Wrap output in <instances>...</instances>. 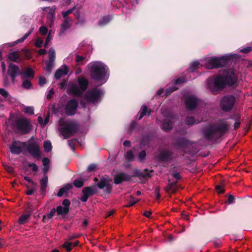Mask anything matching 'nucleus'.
Masks as SVG:
<instances>
[{
	"mask_svg": "<svg viewBox=\"0 0 252 252\" xmlns=\"http://www.w3.org/2000/svg\"><path fill=\"white\" fill-rule=\"evenodd\" d=\"M29 153L33 157L39 158L41 156L40 146L37 142H32L30 143L27 147Z\"/></svg>",
	"mask_w": 252,
	"mask_h": 252,
	"instance_id": "obj_11",
	"label": "nucleus"
},
{
	"mask_svg": "<svg viewBox=\"0 0 252 252\" xmlns=\"http://www.w3.org/2000/svg\"><path fill=\"white\" fill-rule=\"evenodd\" d=\"M19 142H13L10 147V150L13 154L18 155L21 152V148L19 145Z\"/></svg>",
	"mask_w": 252,
	"mask_h": 252,
	"instance_id": "obj_21",
	"label": "nucleus"
},
{
	"mask_svg": "<svg viewBox=\"0 0 252 252\" xmlns=\"http://www.w3.org/2000/svg\"><path fill=\"white\" fill-rule=\"evenodd\" d=\"M146 157V152L145 151H142L140 152L138 155V160L140 161H141L143 160Z\"/></svg>",
	"mask_w": 252,
	"mask_h": 252,
	"instance_id": "obj_53",
	"label": "nucleus"
},
{
	"mask_svg": "<svg viewBox=\"0 0 252 252\" xmlns=\"http://www.w3.org/2000/svg\"><path fill=\"white\" fill-rule=\"evenodd\" d=\"M252 50V48L251 47H248L247 48H243L241 50V52L244 53H247L250 52Z\"/></svg>",
	"mask_w": 252,
	"mask_h": 252,
	"instance_id": "obj_59",
	"label": "nucleus"
},
{
	"mask_svg": "<svg viewBox=\"0 0 252 252\" xmlns=\"http://www.w3.org/2000/svg\"><path fill=\"white\" fill-rule=\"evenodd\" d=\"M63 207L68 208L69 206L70 205V202L67 199H64L63 202Z\"/></svg>",
	"mask_w": 252,
	"mask_h": 252,
	"instance_id": "obj_58",
	"label": "nucleus"
},
{
	"mask_svg": "<svg viewBox=\"0 0 252 252\" xmlns=\"http://www.w3.org/2000/svg\"><path fill=\"white\" fill-rule=\"evenodd\" d=\"M235 102V98L232 95L224 96L221 101V107L224 111H228L233 107Z\"/></svg>",
	"mask_w": 252,
	"mask_h": 252,
	"instance_id": "obj_13",
	"label": "nucleus"
},
{
	"mask_svg": "<svg viewBox=\"0 0 252 252\" xmlns=\"http://www.w3.org/2000/svg\"><path fill=\"white\" fill-rule=\"evenodd\" d=\"M14 126L18 131L22 134L28 133L32 129V125L30 121L25 117L17 118L15 122Z\"/></svg>",
	"mask_w": 252,
	"mask_h": 252,
	"instance_id": "obj_8",
	"label": "nucleus"
},
{
	"mask_svg": "<svg viewBox=\"0 0 252 252\" xmlns=\"http://www.w3.org/2000/svg\"><path fill=\"white\" fill-rule=\"evenodd\" d=\"M58 215H65L68 213L69 211V208L64 207L62 206H59L57 208L56 210Z\"/></svg>",
	"mask_w": 252,
	"mask_h": 252,
	"instance_id": "obj_29",
	"label": "nucleus"
},
{
	"mask_svg": "<svg viewBox=\"0 0 252 252\" xmlns=\"http://www.w3.org/2000/svg\"><path fill=\"white\" fill-rule=\"evenodd\" d=\"M96 192V189L95 187H89L85 188L83 190V193L89 196H92Z\"/></svg>",
	"mask_w": 252,
	"mask_h": 252,
	"instance_id": "obj_26",
	"label": "nucleus"
},
{
	"mask_svg": "<svg viewBox=\"0 0 252 252\" xmlns=\"http://www.w3.org/2000/svg\"><path fill=\"white\" fill-rule=\"evenodd\" d=\"M84 60L85 58L83 56L76 55L75 57V61L79 64H83Z\"/></svg>",
	"mask_w": 252,
	"mask_h": 252,
	"instance_id": "obj_47",
	"label": "nucleus"
},
{
	"mask_svg": "<svg viewBox=\"0 0 252 252\" xmlns=\"http://www.w3.org/2000/svg\"><path fill=\"white\" fill-rule=\"evenodd\" d=\"M68 72V69L67 66L63 65L60 68L58 69L55 74V77L57 79H60L62 77L64 76Z\"/></svg>",
	"mask_w": 252,
	"mask_h": 252,
	"instance_id": "obj_19",
	"label": "nucleus"
},
{
	"mask_svg": "<svg viewBox=\"0 0 252 252\" xmlns=\"http://www.w3.org/2000/svg\"><path fill=\"white\" fill-rule=\"evenodd\" d=\"M78 85L76 83H72L68 87V94L76 97H82L83 92L85 91L88 86V80L83 77L78 78Z\"/></svg>",
	"mask_w": 252,
	"mask_h": 252,
	"instance_id": "obj_4",
	"label": "nucleus"
},
{
	"mask_svg": "<svg viewBox=\"0 0 252 252\" xmlns=\"http://www.w3.org/2000/svg\"><path fill=\"white\" fill-rule=\"evenodd\" d=\"M46 83V80L43 77H40L39 79V84L42 86Z\"/></svg>",
	"mask_w": 252,
	"mask_h": 252,
	"instance_id": "obj_55",
	"label": "nucleus"
},
{
	"mask_svg": "<svg viewBox=\"0 0 252 252\" xmlns=\"http://www.w3.org/2000/svg\"><path fill=\"white\" fill-rule=\"evenodd\" d=\"M89 197V196H88L87 195H86L85 194H83V195L81 198V200L82 202H86V201H87Z\"/></svg>",
	"mask_w": 252,
	"mask_h": 252,
	"instance_id": "obj_63",
	"label": "nucleus"
},
{
	"mask_svg": "<svg viewBox=\"0 0 252 252\" xmlns=\"http://www.w3.org/2000/svg\"><path fill=\"white\" fill-rule=\"evenodd\" d=\"M52 39V36L51 35V31H50L48 33V36L46 39L45 42L44 43V47H47L49 42Z\"/></svg>",
	"mask_w": 252,
	"mask_h": 252,
	"instance_id": "obj_48",
	"label": "nucleus"
},
{
	"mask_svg": "<svg viewBox=\"0 0 252 252\" xmlns=\"http://www.w3.org/2000/svg\"><path fill=\"white\" fill-rule=\"evenodd\" d=\"M229 126L230 124L226 120H220L204 128V136L209 141L216 140L228 131Z\"/></svg>",
	"mask_w": 252,
	"mask_h": 252,
	"instance_id": "obj_2",
	"label": "nucleus"
},
{
	"mask_svg": "<svg viewBox=\"0 0 252 252\" xmlns=\"http://www.w3.org/2000/svg\"><path fill=\"white\" fill-rule=\"evenodd\" d=\"M200 65V63L198 62H194L190 64L189 67L188 69V72L189 73H192L194 74V72L195 70L199 67ZM194 75V74H193ZM195 76L193 75V77H190L189 78L188 77L186 78H179L177 79L175 81V84L179 85L182 84L184 82L187 81L188 80H190L192 79L195 78Z\"/></svg>",
	"mask_w": 252,
	"mask_h": 252,
	"instance_id": "obj_10",
	"label": "nucleus"
},
{
	"mask_svg": "<svg viewBox=\"0 0 252 252\" xmlns=\"http://www.w3.org/2000/svg\"><path fill=\"white\" fill-rule=\"evenodd\" d=\"M72 24V19L70 18H64L63 23L61 25V30L62 32H64Z\"/></svg>",
	"mask_w": 252,
	"mask_h": 252,
	"instance_id": "obj_23",
	"label": "nucleus"
},
{
	"mask_svg": "<svg viewBox=\"0 0 252 252\" xmlns=\"http://www.w3.org/2000/svg\"><path fill=\"white\" fill-rule=\"evenodd\" d=\"M186 121V123L189 125H192L199 122V121H196L193 117H188Z\"/></svg>",
	"mask_w": 252,
	"mask_h": 252,
	"instance_id": "obj_43",
	"label": "nucleus"
},
{
	"mask_svg": "<svg viewBox=\"0 0 252 252\" xmlns=\"http://www.w3.org/2000/svg\"><path fill=\"white\" fill-rule=\"evenodd\" d=\"M96 166L95 164H91L88 167V170L89 171H92L94 170L96 168Z\"/></svg>",
	"mask_w": 252,
	"mask_h": 252,
	"instance_id": "obj_61",
	"label": "nucleus"
},
{
	"mask_svg": "<svg viewBox=\"0 0 252 252\" xmlns=\"http://www.w3.org/2000/svg\"><path fill=\"white\" fill-rule=\"evenodd\" d=\"M91 76L94 80L104 83L107 81L109 73L107 66L100 62H94L88 65Z\"/></svg>",
	"mask_w": 252,
	"mask_h": 252,
	"instance_id": "obj_3",
	"label": "nucleus"
},
{
	"mask_svg": "<svg viewBox=\"0 0 252 252\" xmlns=\"http://www.w3.org/2000/svg\"><path fill=\"white\" fill-rule=\"evenodd\" d=\"M103 94V93L100 89L96 88L90 89L82 98L81 104L83 107H86V104L84 102V100H86L87 102L89 103H97L100 101Z\"/></svg>",
	"mask_w": 252,
	"mask_h": 252,
	"instance_id": "obj_6",
	"label": "nucleus"
},
{
	"mask_svg": "<svg viewBox=\"0 0 252 252\" xmlns=\"http://www.w3.org/2000/svg\"><path fill=\"white\" fill-rule=\"evenodd\" d=\"M42 162L44 166H48L49 164V159L47 158H44L42 159Z\"/></svg>",
	"mask_w": 252,
	"mask_h": 252,
	"instance_id": "obj_57",
	"label": "nucleus"
},
{
	"mask_svg": "<svg viewBox=\"0 0 252 252\" xmlns=\"http://www.w3.org/2000/svg\"><path fill=\"white\" fill-rule=\"evenodd\" d=\"M62 247L65 249L67 252L70 251L73 248V243L66 241L62 245Z\"/></svg>",
	"mask_w": 252,
	"mask_h": 252,
	"instance_id": "obj_34",
	"label": "nucleus"
},
{
	"mask_svg": "<svg viewBox=\"0 0 252 252\" xmlns=\"http://www.w3.org/2000/svg\"><path fill=\"white\" fill-rule=\"evenodd\" d=\"M8 59L9 60L13 62H19L20 60V52L15 51L9 53L8 56Z\"/></svg>",
	"mask_w": 252,
	"mask_h": 252,
	"instance_id": "obj_24",
	"label": "nucleus"
},
{
	"mask_svg": "<svg viewBox=\"0 0 252 252\" xmlns=\"http://www.w3.org/2000/svg\"><path fill=\"white\" fill-rule=\"evenodd\" d=\"M73 185L72 184H67L62 188L59 191L57 195L59 197H61L64 193L67 192L69 189H72Z\"/></svg>",
	"mask_w": 252,
	"mask_h": 252,
	"instance_id": "obj_25",
	"label": "nucleus"
},
{
	"mask_svg": "<svg viewBox=\"0 0 252 252\" xmlns=\"http://www.w3.org/2000/svg\"><path fill=\"white\" fill-rule=\"evenodd\" d=\"M48 181V179L47 175H44V177L40 180L41 189L42 191H44L46 190Z\"/></svg>",
	"mask_w": 252,
	"mask_h": 252,
	"instance_id": "obj_31",
	"label": "nucleus"
},
{
	"mask_svg": "<svg viewBox=\"0 0 252 252\" xmlns=\"http://www.w3.org/2000/svg\"><path fill=\"white\" fill-rule=\"evenodd\" d=\"M155 195L156 196V199H158L160 198L159 189L158 188H156L155 190Z\"/></svg>",
	"mask_w": 252,
	"mask_h": 252,
	"instance_id": "obj_56",
	"label": "nucleus"
},
{
	"mask_svg": "<svg viewBox=\"0 0 252 252\" xmlns=\"http://www.w3.org/2000/svg\"><path fill=\"white\" fill-rule=\"evenodd\" d=\"M31 216L30 213H27L22 215L18 220V223L19 224H24L26 223Z\"/></svg>",
	"mask_w": 252,
	"mask_h": 252,
	"instance_id": "obj_28",
	"label": "nucleus"
},
{
	"mask_svg": "<svg viewBox=\"0 0 252 252\" xmlns=\"http://www.w3.org/2000/svg\"><path fill=\"white\" fill-rule=\"evenodd\" d=\"M161 113L164 117L162 124V128L164 131H169L172 128L173 123L174 122V115L169 111H164L163 109L161 110Z\"/></svg>",
	"mask_w": 252,
	"mask_h": 252,
	"instance_id": "obj_9",
	"label": "nucleus"
},
{
	"mask_svg": "<svg viewBox=\"0 0 252 252\" xmlns=\"http://www.w3.org/2000/svg\"><path fill=\"white\" fill-rule=\"evenodd\" d=\"M53 65V62L49 61L47 62L46 65L44 66V69L48 72H50L52 70V66Z\"/></svg>",
	"mask_w": 252,
	"mask_h": 252,
	"instance_id": "obj_46",
	"label": "nucleus"
},
{
	"mask_svg": "<svg viewBox=\"0 0 252 252\" xmlns=\"http://www.w3.org/2000/svg\"><path fill=\"white\" fill-rule=\"evenodd\" d=\"M78 105V101L75 99H72L68 101L64 108L66 114L68 116L74 115L76 113Z\"/></svg>",
	"mask_w": 252,
	"mask_h": 252,
	"instance_id": "obj_15",
	"label": "nucleus"
},
{
	"mask_svg": "<svg viewBox=\"0 0 252 252\" xmlns=\"http://www.w3.org/2000/svg\"><path fill=\"white\" fill-rule=\"evenodd\" d=\"M8 74L11 77L12 81H14L15 78L22 72L19 68L16 65L10 63L9 64Z\"/></svg>",
	"mask_w": 252,
	"mask_h": 252,
	"instance_id": "obj_18",
	"label": "nucleus"
},
{
	"mask_svg": "<svg viewBox=\"0 0 252 252\" xmlns=\"http://www.w3.org/2000/svg\"><path fill=\"white\" fill-rule=\"evenodd\" d=\"M75 7H73V8H72L68 10H66V11H63L62 15L63 17V18H69V17H68V15H69L70 14L72 13L73 12V11L75 10Z\"/></svg>",
	"mask_w": 252,
	"mask_h": 252,
	"instance_id": "obj_44",
	"label": "nucleus"
},
{
	"mask_svg": "<svg viewBox=\"0 0 252 252\" xmlns=\"http://www.w3.org/2000/svg\"><path fill=\"white\" fill-rule=\"evenodd\" d=\"M235 54H230L221 57H211L206 61L204 65L208 69L218 68L229 63Z\"/></svg>",
	"mask_w": 252,
	"mask_h": 252,
	"instance_id": "obj_5",
	"label": "nucleus"
},
{
	"mask_svg": "<svg viewBox=\"0 0 252 252\" xmlns=\"http://www.w3.org/2000/svg\"><path fill=\"white\" fill-rule=\"evenodd\" d=\"M236 81L234 70L229 68L224 70L221 74L208 78L207 87L213 94H217L226 85H232Z\"/></svg>",
	"mask_w": 252,
	"mask_h": 252,
	"instance_id": "obj_1",
	"label": "nucleus"
},
{
	"mask_svg": "<svg viewBox=\"0 0 252 252\" xmlns=\"http://www.w3.org/2000/svg\"><path fill=\"white\" fill-rule=\"evenodd\" d=\"M200 100L194 95H188L185 100V104L188 110H192L199 104Z\"/></svg>",
	"mask_w": 252,
	"mask_h": 252,
	"instance_id": "obj_14",
	"label": "nucleus"
},
{
	"mask_svg": "<svg viewBox=\"0 0 252 252\" xmlns=\"http://www.w3.org/2000/svg\"><path fill=\"white\" fill-rule=\"evenodd\" d=\"M0 94L5 98H7L9 96L8 92L2 88H0Z\"/></svg>",
	"mask_w": 252,
	"mask_h": 252,
	"instance_id": "obj_51",
	"label": "nucleus"
},
{
	"mask_svg": "<svg viewBox=\"0 0 252 252\" xmlns=\"http://www.w3.org/2000/svg\"><path fill=\"white\" fill-rule=\"evenodd\" d=\"M177 89H178V88L176 87L175 86H174L171 88L167 89L166 90L165 95L166 96H167L169 94H170L171 93H172L173 91H174Z\"/></svg>",
	"mask_w": 252,
	"mask_h": 252,
	"instance_id": "obj_52",
	"label": "nucleus"
},
{
	"mask_svg": "<svg viewBox=\"0 0 252 252\" xmlns=\"http://www.w3.org/2000/svg\"><path fill=\"white\" fill-rule=\"evenodd\" d=\"M55 57V51L54 49L51 48L49 51V61L54 62Z\"/></svg>",
	"mask_w": 252,
	"mask_h": 252,
	"instance_id": "obj_36",
	"label": "nucleus"
},
{
	"mask_svg": "<svg viewBox=\"0 0 252 252\" xmlns=\"http://www.w3.org/2000/svg\"><path fill=\"white\" fill-rule=\"evenodd\" d=\"M39 32L41 35H45L48 32V29L45 26H42L39 29Z\"/></svg>",
	"mask_w": 252,
	"mask_h": 252,
	"instance_id": "obj_41",
	"label": "nucleus"
},
{
	"mask_svg": "<svg viewBox=\"0 0 252 252\" xmlns=\"http://www.w3.org/2000/svg\"><path fill=\"white\" fill-rule=\"evenodd\" d=\"M43 43V40L40 37H37L35 41V46L37 47L40 48L42 47Z\"/></svg>",
	"mask_w": 252,
	"mask_h": 252,
	"instance_id": "obj_40",
	"label": "nucleus"
},
{
	"mask_svg": "<svg viewBox=\"0 0 252 252\" xmlns=\"http://www.w3.org/2000/svg\"><path fill=\"white\" fill-rule=\"evenodd\" d=\"M190 145V142L184 138H180L178 140L177 144V148L179 149H183L185 151V149Z\"/></svg>",
	"mask_w": 252,
	"mask_h": 252,
	"instance_id": "obj_22",
	"label": "nucleus"
},
{
	"mask_svg": "<svg viewBox=\"0 0 252 252\" xmlns=\"http://www.w3.org/2000/svg\"><path fill=\"white\" fill-rule=\"evenodd\" d=\"M24 112L28 115H33L34 113V109L32 106H26L24 107Z\"/></svg>",
	"mask_w": 252,
	"mask_h": 252,
	"instance_id": "obj_39",
	"label": "nucleus"
},
{
	"mask_svg": "<svg viewBox=\"0 0 252 252\" xmlns=\"http://www.w3.org/2000/svg\"><path fill=\"white\" fill-rule=\"evenodd\" d=\"M130 178L128 175L124 173H120L115 177L114 182L116 184H119L123 181L129 180Z\"/></svg>",
	"mask_w": 252,
	"mask_h": 252,
	"instance_id": "obj_20",
	"label": "nucleus"
},
{
	"mask_svg": "<svg viewBox=\"0 0 252 252\" xmlns=\"http://www.w3.org/2000/svg\"><path fill=\"white\" fill-rule=\"evenodd\" d=\"M139 200L137 198H135L133 196H130L129 198L128 199L129 206L133 205L134 204L137 203L139 201Z\"/></svg>",
	"mask_w": 252,
	"mask_h": 252,
	"instance_id": "obj_49",
	"label": "nucleus"
},
{
	"mask_svg": "<svg viewBox=\"0 0 252 252\" xmlns=\"http://www.w3.org/2000/svg\"><path fill=\"white\" fill-rule=\"evenodd\" d=\"M216 189L219 193H222L224 192V190L220 186L218 185L216 187Z\"/></svg>",
	"mask_w": 252,
	"mask_h": 252,
	"instance_id": "obj_60",
	"label": "nucleus"
},
{
	"mask_svg": "<svg viewBox=\"0 0 252 252\" xmlns=\"http://www.w3.org/2000/svg\"><path fill=\"white\" fill-rule=\"evenodd\" d=\"M31 83L30 81L25 80L23 82L22 87L26 89H29L31 87Z\"/></svg>",
	"mask_w": 252,
	"mask_h": 252,
	"instance_id": "obj_50",
	"label": "nucleus"
},
{
	"mask_svg": "<svg viewBox=\"0 0 252 252\" xmlns=\"http://www.w3.org/2000/svg\"><path fill=\"white\" fill-rule=\"evenodd\" d=\"M148 113V115H149L150 114V111L148 112V108L147 106H143L141 107V110L140 111V116L138 118L139 120L142 119L145 115H146Z\"/></svg>",
	"mask_w": 252,
	"mask_h": 252,
	"instance_id": "obj_33",
	"label": "nucleus"
},
{
	"mask_svg": "<svg viewBox=\"0 0 252 252\" xmlns=\"http://www.w3.org/2000/svg\"><path fill=\"white\" fill-rule=\"evenodd\" d=\"M110 179L108 176L102 177L99 182L97 183V187L102 189L107 193H110L111 191L112 186L110 184Z\"/></svg>",
	"mask_w": 252,
	"mask_h": 252,
	"instance_id": "obj_12",
	"label": "nucleus"
},
{
	"mask_svg": "<svg viewBox=\"0 0 252 252\" xmlns=\"http://www.w3.org/2000/svg\"><path fill=\"white\" fill-rule=\"evenodd\" d=\"M56 211L55 209H53L47 215L44 216L43 218V221L46 222L47 221V220L52 218L53 216L55 215Z\"/></svg>",
	"mask_w": 252,
	"mask_h": 252,
	"instance_id": "obj_35",
	"label": "nucleus"
},
{
	"mask_svg": "<svg viewBox=\"0 0 252 252\" xmlns=\"http://www.w3.org/2000/svg\"><path fill=\"white\" fill-rule=\"evenodd\" d=\"M23 75L22 78H33V71L31 68H27L25 71L22 74Z\"/></svg>",
	"mask_w": 252,
	"mask_h": 252,
	"instance_id": "obj_30",
	"label": "nucleus"
},
{
	"mask_svg": "<svg viewBox=\"0 0 252 252\" xmlns=\"http://www.w3.org/2000/svg\"><path fill=\"white\" fill-rule=\"evenodd\" d=\"M50 114L48 113L44 120H43L41 116H39L38 118V122L42 126H45L49 122Z\"/></svg>",
	"mask_w": 252,
	"mask_h": 252,
	"instance_id": "obj_27",
	"label": "nucleus"
},
{
	"mask_svg": "<svg viewBox=\"0 0 252 252\" xmlns=\"http://www.w3.org/2000/svg\"><path fill=\"white\" fill-rule=\"evenodd\" d=\"M84 181L82 178L76 179L74 182V185L77 188H81L83 186Z\"/></svg>",
	"mask_w": 252,
	"mask_h": 252,
	"instance_id": "obj_42",
	"label": "nucleus"
},
{
	"mask_svg": "<svg viewBox=\"0 0 252 252\" xmlns=\"http://www.w3.org/2000/svg\"><path fill=\"white\" fill-rule=\"evenodd\" d=\"M78 237H79V236L77 234H72V235H69L68 236L67 239L68 240H71L74 238H78Z\"/></svg>",
	"mask_w": 252,
	"mask_h": 252,
	"instance_id": "obj_64",
	"label": "nucleus"
},
{
	"mask_svg": "<svg viewBox=\"0 0 252 252\" xmlns=\"http://www.w3.org/2000/svg\"><path fill=\"white\" fill-rule=\"evenodd\" d=\"M46 9H49V12L47 15V23L50 27H52L53 26L55 20V11L56 9V7L55 6H53L51 7H44L42 8L43 11H45Z\"/></svg>",
	"mask_w": 252,
	"mask_h": 252,
	"instance_id": "obj_17",
	"label": "nucleus"
},
{
	"mask_svg": "<svg viewBox=\"0 0 252 252\" xmlns=\"http://www.w3.org/2000/svg\"><path fill=\"white\" fill-rule=\"evenodd\" d=\"M75 129L72 122L64 118H61L59 121L58 129L60 133L64 137H69Z\"/></svg>",
	"mask_w": 252,
	"mask_h": 252,
	"instance_id": "obj_7",
	"label": "nucleus"
},
{
	"mask_svg": "<svg viewBox=\"0 0 252 252\" xmlns=\"http://www.w3.org/2000/svg\"><path fill=\"white\" fill-rule=\"evenodd\" d=\"M43 146L46 152L51 151L52 149L51 143L49 141L44 142Z\"/></svg>",
	"mask_w": 252,
	"mask_h": 252,
	"instance_id": "obj_38",
	"label": "nucleus"
},
{
	"mask_svg": "<svg viewBox=\"0 0 252 252\" xmlns=\"http://www.w3.org/2000/svg\"><path fill=\"white\" fill-rule=\"evenodd\" d=\"M53 94H54V91H53V89L50 90L48 94H47V98L48 99L51 98Z\"/></svg>",
	"mask_w": 252,
	"mask_h": 252,
	"instance_id": "obj_62",
	"label": "nucleus"
},
{
	"mask_svg": "<svg viewBox=\"0 0 252 252\" xmlns=\"http://www.w3.org/2000/svg\"><path fill=\"white\" fill-rule=\"evenodd\" d=\"M156 157L160 161H167L172 158V154L169 150L161 149L159 150Z\"/></svg>",
	"mask_w": 252,
	"mask_h": 252,
	"instance_id": "obj_16",
	"label": "nucleus"
},
{
	"mask_svg": "<svg viewBox=\"0 0 252 252\" xmlns=\"http://www.w3.org/2000/svg\"><path fill=\"white\" fill-rule=\"evenodd\" d=\"M125 157L126 159L128 161H132L134 158V155L131 151L126 152Z\"/></svg>",
	"mask_w": 252,
	"mask_h": 252,
	"instance_id": "obj_45",
	"label": "nucleus"
},
{
	"mask_svg": "<svg viewBox=\"0 0 252 252\" xmlns=\"http://www.w3.org/2000/svg\"><path fill=\"white\" fill-rule=\"evenodd\" d=\"M33 28H32L28 33L25 34L24 35V36L22 38L18 39L17 40H16L15 41V42L14 43V44H17V43H19L20 42L24 41L31 34V33L33 31ZM13 45H14V44Z\"/></svg>",
	"mask_w": 252,
	"mask_h": 252,
	"instance_id": "obj_37",
	"label": "nucleus"
},
{
	"mask_svg": "<svg viewBox=\"0 0 252 252\" xmlns=\"http://www.w3.org/2000/svg\"><path fill=\"white\" fill-rule=\"evenodd\" d=\"M111 20V18L109 16H104L98 22V25L100 26H104L107 24Z\"/></svg>",
	"mask_w": 252,
	"mask_h": 252,
	"instance_id": "obj_32",
	"label": "nucleus"
},
{
	"mask_svg": "<svg viewBox=\"0 0 252 252\" xmlns=\"http://www.w3.org/2000/svg\"><path fill=\"white\" fill-rule=\"evenodd\" d=\"M28 166L32 168V170L36 172L37 171L38 168V166L35 164V163H29L28 164Z\"/></svg>",
	"mask_w": 252,
	"mask_h": 252,
	"instance_id": "obj_54",
	"label": "nucleus"
}]
</instances>
